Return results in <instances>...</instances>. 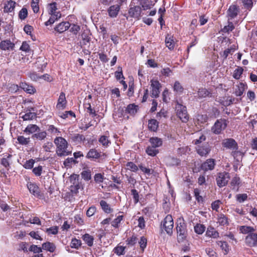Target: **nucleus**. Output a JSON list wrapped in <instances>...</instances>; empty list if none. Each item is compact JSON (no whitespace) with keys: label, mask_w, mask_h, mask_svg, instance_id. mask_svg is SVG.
<instances>
[{"label":"nucleus","mask_w":257,"mask_h":257,"mask_svg":"<svg viewBox=\"0 0 257 257\" xmlns=\"http://www.w3.org/2000/svg\"><path fill=\"white\" fill-rule=\"evenodd\" d=\"M39 0H32L31 7L35 13H38L39 11Z\"/></svg>","instance_id":"obj_51"},{"label":"nucleus","mask_w":257,"mask_h":257,"mask_svg":"<svg viewBox=\"0 0 257 257\" xmlns=\"http://www.w3.org/2000/svg\"><path fill=\"white\" fill-rule=\"evenodd\" d=\"M151 87L152 88L151 96L157 98L159 96L160 93L161 84L157 80H151Z\"/></svg>","instance_id":"obj_8"},{"label":"nucleus","mask_w":257,"mask_h":257,"mask_svg":"<svg viewBox=\"0 0 257 257\" xmlns=\"http://www.w3.org/2000/svg\"><path fill=\"white\" fill-rule=\"evenodd\" d=\"M82 239L89 246H92L94 240L93 236L89 234L86 233L83 235Z\"/></svg>","instance_id":"obj_36"},{"label":"nucleus","mask_w":257,"mask_h":257,"mask_svg":"<svg viewBox=\"0 0 257 257\" xmlns=\"http://www.w3.org/2000/svg\"><path fill=\"white\" fill-rule=\"evenodd\" d=\"M76 163V161L73 158H68L65 160L64 162V165L65 167H70L71 164H75Z\"/></svg>","instance_id":"obj_64"},{"label":"nucleus","mask_w":257,"mask_h":257,"mask_svg":"<svg viewBox=\"0 0 257 257\" xmlns=\"http://www.w3.org/2000/svg\"><path fill=\"white\" fill-rule=\"evenodd\" d=\"M243 69L241 67H238L235 69L233 74V78L236 79H239L243 73Z\"/></svg>","instance_id":"obj_47"},{"label":"nucleus","mask_w":257,"mask_h":257,"mask_svg":"<svg viewBox=\"0 0 257 257\" xmlns=\"http://www.w3.org/2000/svg\"><path fill=\"white\" fill-rule=\"evenodd\" d=\"M20 87L25 91L29 94H33L36 92V89L34 87L26 82H22L20 84Z\"/></svg>","instance_id":"obj_21"},{"label":"nucleus","mask_w":257,"mask_h":257,"mask_svg":"<svg viewBox=\"0 0 257 257\" xmlns=\"http://www.w3.org/2000/svg\"><path fill=\"white\" fill-rule=\"evenodd\" d=\"M16 2L10 0L5 4L4 7V11L5 13H10L14 10L15 8Z\"/></svg>","instance_id":"obj_24"},{"label":"nucleus","mask_w":257,"mask_h":257,"mask_svg":"<svg viewBox=\"0 0 257 257\" xmlns=\"http://www.w3.org/2000/svg\"><path fill=\"white\" fill-rule=\"evenodd\" d=\"M27 187L30 193L38 197H41L39 187L34 183L29 182L27 183Z\"/></svg>","instance_id":"obj_14"},{"label":"nucleus","mask_w":257,"mask_h":257,"mask_svg":"<svg viewBox=\"0 0 257 257\" xmlns=\"http://www.w3.org/2000/svg\"><path fill=\"white\" fill-rule=\"evenodd\" d=\"M141 8L136 6L130 9L128 14L131 17L139 19L141 17Z\"/></svg>","instance_id":"obj_15"},{"label":"nucleus","mask_w":257,"mask_h":257,"mask_svg":"<svg viewBox=\"0 0 257 257\" xmlns=\"http://www.w3.org/2000/svg\"><path fill=\"white\" fill-rule=\"evenodd\" d=\"M100 205L102 209L106 213H110L113 211V209L110 205L104 200H101L100 202Z\"/></svg>","instance_id":"obj_32"},{"label":"nucleus","mask_w":257,"mask_h":257,"mask_svg":"<svg viewBox=\"0 0 257 257\" xmlns=\"http://www.w3.org/2000/svg\"><path fill=\"white\" fill-rule=\"evenodd\" d=\"M176 230L178 241L179 242H183L186 239L187 234L186 225L184 220H180L178 221Z\"/></svg>","instance_id":"obj_2"},{"label":"nucleus","mask_w":257,"mask_h":257,"mask_svg":"<svg viewBox=\"0 0 257 257\" xmlns=\"http://www.w3.org/2000/svg\"><path fill=\"white\" fill-rule=\"evenodd\" d=\"M246 244L249 247H254L257 245V233H251L245 238Z\"/></svg>","instance_id":"obj_9"},{"label":"nucleus","mask_w":257,"mask_h":257,"mask_svg":"<svg viewBox=\"0 0 257 257\" xmlns=\"http://www.w3.org/2000/svg\"><path fill=\"white\" fill-rule=\"evenodd\" d=\"M207 236L217 238L219 237V233L213 227H209L207 228L206 232Z\"/></svg>","instance_id":"obj_27"},{"label":"nucleus","mask_w":257,"mask_h":257,"mask_svg":"<svg viewBox=\"0 0 257 257\" xmlns=\"http://www.w3.org/2000/svg\"><path fill=\"white\" fill-rule=\"evenodd\" d=\"M71 26L70 24L68 22H63L57 25L55 30L59 33H62L68 29Z\"/></svg>","instance_id":"obj_17"},{"label":"nucleus","mask_w":257,"mask_h":257,"mask_svg":"<svg viewBox=\"0 0 257 257\" xmlns=\"http://www.w3.org/2000/svg\"><path fill=\"white\" fill-rule=\"evenodd\" d=\"M42 248L51 252H53L55 250L56 246L53 243L47 242L42 244Z\"/></svg>","instance_id":"obj_31"},{"label":"nucleus","mask_w":257,"mask_h":257,"mask_svg":"<svg viewBox=\"0 0 257 257\" xmlns=\"http://www.w3.org/2000/svg\"><path fill=\"white\" fill-rule=\"evenodd\" d=\"M56 146V153L59 157H65L72 153V150L67 141L61 137H56L54 141Z\"/></svg>","instance_id":"obj_1"},{"label":"nucleus","mask_w":257,"mask_h":257,"mask_svg":"<svg viewBox=\"0 0 257 257\" xmlns=\"http://www.w3.org/2000/svg\"><path fill=\"white\" fill-rule=\"evenodd\" d=\"M227 120L225 119H217L211 128L212 132L215 134H219L227 126Z\"/></svg>","instance_id":"obj_6"},{"label":"nucleus","mask_w":257,"mask_h":257,"mask_svg":"<svg viewBox=\"0 0 257 257\" xmlns=\"http://www.w3.org/2000/svg\"><path fill=\"white\" fill-rule=\"evenodd\" d=\"M96 211V208L95 206H92L88 208L86 211V215L90 217L93 215Z\"/></svg>","instance_id":"obj_63"},{"label":"nucleus","mask_w":257,"mask_h":257,"mask_svg":"<svg viewBox=\"0 0 257 257\" xmlns=\"http://www.w3.org/2000/svg\"><path fill=\"white\" fill-rule=\"evenodd\" d=\"M81 175L82 178L86 181H88L91 179V173L89 171H83Z\"/></svg>","instance_id":"obj_61"},{"label":"nucleus","mask_w":257,"mask_h":257,"mask_svg":"<svg viewBox=\"0 0 257 257\" xmlns=\"http://www.w3.org/2000/svg\"><path fill=\"white\" fill-rule=\"evenodd\" d=\"M230 179V176L228 173L223 172L217 174L216 181L217 185L220 188L225 186Z\"/></svg>","instance_id":"obj_5"},{"label":"nucleus","mask_w":257,"mask_h":257,"mask_svg":"<svg viewBox=\"0 0 257 257\" xmlns=\"http://www.w3.org/2000/svg\"><path fill=\"white\" fill-rule=\"evenodd\" d=\"M81 245V241L75 238H73L70 243V246L72 248L78 249Z\"/></svg>","instance_id":"obj_46"},{"label":"nucleus","mask_w":257,"mask_h":257,"mask_svg":"<svg viewBox=\"0 0 257 257\" xmlns=\"http://www.w3.org/2000/svg\"><path fill=\"white\" fill-rule=\"evenodd\" d=\"M17 141L22 145H27L30 142V138H25L23 136H18Z\"/></svg>","instance_id":"obj_42"},{"label":"nucleus","mask_w":257,"mask_h":257,"mask_svg":"<svg viewBox=\"0 0 257 257\" xmlns=\"http://www.w3.org/2000/svg\"><path fill=\"white\" fill-rule=\"evenodd\" d=\"M215 165V160L213 159H208L203 164H202L201 168L202 170L205 171L212 170L214 169Z\"/></svg>","instance_id":"obj_12"},{"label":"nucleus","mask_w":257,"mask_h":257,"mask_svg":"<svg viewBox=\"0 0 257 257\" xmlns=\"http://www.w3.org/2000/svg\"><path fill=\"white\" fill-rule=\"evenodd\" d=\"M174 90L177 93H181L183 91V88L178 81H176L173 86Z\"/></svg>","instance_id":"obj_59"},{"label":"nucleus","mask_w":257,"mask_h":257,"mask_svg":"<svg viewBox=\"0 0 257 257\" xmlns=\"http://www.w3.org/2000/svg\"><path fill=\"white\" fill-rule=\"evenodd\" d=\"M239 230L240 232L242 234H249L251 233H252L253 232H254L255 230V228L250 226L242 225L239 226Z\"/></svg>","instance_id":"obj_23"},{"label":"nucleus","mask_w":257,"mask_h":257,"mask_svg":"<svg viewBox=\"0 0 257 257\" xmlns=\"http://www.w3.org/2000/svg\"><path fill=\"white\" fill-rule=\"evenodd\" d=\"M39 130V127L36 124H29L26 127L24 131L26 134H31Z\"/></svg>","instance_id":"obj_30"},{"label":"nucleus","mask_w":257,"mask_h":257,"mask_svg":"<svg viewBox=\"0 0 257 257\" xmlns=\"http://www.w3.org/2000/svg\"><path fill=\"white\" fill-rule=\"evenodd\" d=\"M100 157V153L98 152L96 149H90L88 152L86 157L88 159H98Z\"/></svg>","instance_id":"obj_28"},{"label":"nucleus","mask_w":257,"mask_h":257,"mask_svg":"<svg viewBox=\"0 0 257 257\" xmlns=\"http://www.w3.org/2000/svg\"><path fill=\"white\" fill-rule=\"evenodd\" d=\"M146 152L148 155L154 157L159 153V150L151 145L147 148Z\"/></svg>","instance_id":"obj_34"},{"label":"nucleus","mask_w":257,"mask_h":257,"mask_svg":"<svg viewBox=\"0 0 257 257\" xmlns=\"http://www.w3.org/2000/svg\"><path fill=\"white\" fill-rule=\"evenodd\" d=\"M120 11V5H115L110 6L107 12L108 15L111 18H115L118 15L119 11Z\"/></svg>","instance_id":"obj_18"},{"label":"nucleus","mask_w":257,"mask_h":257,"mask_svg":"<svg viewBox=\"0 0 257 257\" xmlns=\"http://www.w3.org/2000/svg\"><path fill=\"white\" fill-rule=\"evenodd\" d=\"M217 223L220 225H225L228 224L227 218L223 214H220L218 216Z\"/></svg>","instance_id":"obj_38"},{"label":"nucleus","mask_w":257,"mask_h":257,"mask_svg":"<svg viewBox=\"0 0 257 257\" xmlns=\"http://www.w3.org/2000/svg\"><path fill=\"white\" fill-rule=\"evenodd\" d=\"M222 145L223 147L227 149L236 150L237 148V144L233 139H226L223 140Z\"/></svg>","instance_id":"obj_11"},{"label":"nucleus","mask_w":257,"mask_h":257,"mask_svg":"<svg viewBox=\"0 0 257 257\" xmlns=\"http://www.w3.org/2000/svg\"><path fill=\"white\" fill-rule=\"evenodd\" d=\"M205 229V227L202 224H197L194 226L195 232L198 234H202L204 232Z\"/></svg>","instance_id":"obj_49"},{"label":"nucleus","mask_w":257,"mask_h":257,"mask_svg":"<svg viewBox=\"0 0 257 257\" xmlns=\"http://www.w3.org/2000/svg\"><path fill=\"white\" fill-rule=\"evenodd\" d=\"M234 29L233 24L232 23H229L228 26H225L222 29V32L224 33H228L232 31Z\"/></svg>","instance_id":"obj_62"},{"label":"nucleus","mask_w":257,"mask_h":257,"mask_svg":"<svg viewBox=\"0 0 257 257\" xmlns=\"http://www.w3.org/2000/svg\"><path fill=\"white\" fill-rule=\"evenodd\" d=\"M98 141L105 148L108 147L111 144L108 137L106 136H101L99 139Z\"/></svg>","instance_id":"obj_33"},{"label":"nucleus","mask_w":257,"mask_h":257,"mask_svg":"<svg viewBox=\"0 0 257 257\" xmlns=\"http://www.w3.org/2000/svg\"><path fill=\"white\" fill-rule=\"evenodd\" d=\"M48 132L52 135H58L60 133V132L58 130V128L53 125H50L48 126Z\"/></svg>","instance_id":"obj_57"},{"label":"nucleus","mask_w":257,"mask_h":257,"mask_svg":"<svg viewBox=\"0 0 257 257\" xmlns=\"http://www.w3.org/2000/svg\"><path fill=\"white\" fill-rule=\"evenodd\" d=\"M12 157L11 155H9L7 158H3L1 160V164L5 167L8 170L10 168V162L9 159H10Z\"/></svg>","instance_id":"obj_50"},{"label":"nucleus","mask_w":257,"mask_h":257,"mask_svg":"<svg viewBox=\"0 0 257 257\" xmlns=\"http://www.w3.org/2000/svg\"><path fill=\"white\" fill-rule=\"evenodd\" d=\"M247 88L246 84L240 82L238 84L236 85V88L235 89L234 93L237 96H241L244 90Z\"/></svg>","instance_id":"obj_19"},{"label":"nucleus","mask_w":257,"mask_h":257,"mask_svg":"<svg viewBox=\"0 0 257 257\" xmlns=\"http://www.w3.org/2000/svg\"><path fill=\"white\" fill-rule=\"evenodd\" d=\"M35 161L33 159H30L26 162L23 166L25 169H31L33 167Z\"/></svg>","instance_id":"obj_60"},{"label":"nucleus","mask_w":257,"mask_h":257,"mask_svg":"<svg viewBox=\"0 0 257 257\" xmlns=\"http://www.w3.org/2000/svg\"><path fill=\"white\" fill-rule=\"evenodd\" d=\"M149 142L151 145L157 148L162 146L163 141L161 139L158 137H152L149 139Z\"/></svg>","instance_id":"obj_22"},{"label":"nucleus","mask_w":257,"mask_h":257,"mask_svg":"<svg viewBox=\"0 0 257 257\" xmlns=\"http://www.w3.org/2000/svg\"><path fill=\"white\" fill-rule=\"evenodd\" d=\"M44 231L49 235H56L58 232V227L56 226H54L44 230Z\"/></svg>","instance_id":"obj_39"},{"label":"nucleus","mask_w":257,"mask_h":257,"mask_svg":"<svg viewBox=\"0 0 257 257\" xmlns=\"http://www.w3.org/2000/svg\"><path fill=\"white\" fill-rule=\"evenodd\" d=\"M126 168L127 170H129L133 172H136L138 170V167L132 162H128L126 165Z\"/></svg>","instance_id":"obj_58"},{"label":"nucleus","mask_w":257,"mask_h":257,"mask_svg":"<svg viewBox=\"0 0 257 257\" xmlns=\"http://www.w3.org/2000/svg\"><path fill=\"white\" fill-rule=\"evenodd\" d=\"M197 153L202 157H206L210 152L211 148L208 144L199 145L196 148Z\"/></svg>","instance_id":"obj_10"},{"label":"nucleus","mask_w":257,"mask_h":257,"mask_svg":"<svg viewBox=\"0 0 257 257\" xmlns=\"http://www.w3.org/2000/svg\"><path fill=\"white\" fill-rule=\"evenodd\" d=\"M210 92L205 88L199 89L198 91V96L199 98H204L209 95Z\"/></svg>","instance_id":"obj_48"},{"label":"nucleus","mask_w":257,"mask_h":257,"mask_svg":"<svg viewBox=\"0 0 257 257\" xmlns=\"http://www.w3.org/2000/svg\"><path fill=\"white\" fill-rule=\"evenodd\" d=\"M67 100L66 99L65 94L62 92L58 98L56 108L59 110H63L65 108Z\"/></svg>","instance_id":"obj_13"},{"label":"nucleus","mask_w":257,"mask_h":257,"mask_svg":"<svg viewBox=\"0 0 257 257\" xmlns=\"http://www.w3.org/2000/svg\"><path fill=\"white\" fill-rule=\"evenodd\" d=\"M177 115L183 122H186L189 119L186 107L177 102L175 106Z\"/></svg>","instance_id":"obj_4"},{"label":"nucleus","mask_w":257,"mask_h":257,"mask_svg":"<svg viewBox=\"0 0 257 257\" xmlns=\"http://www.w3.org/2000/svg\"><path fill=\"white\" fill-rule=\"evenodd\" d=\"M94 179L96 183L99 184L103 182L104 179V177L102 174L97 173L94 175Z\"/></svg>","instance_id":"obj_56"},{"label":"nucleus","mask_w":257,"mask_h":257,"mask_svg":"<svg viewBox=\"0 0 257 257\" xmlns=\"http://www.w3.org/2000/svg\"><path fill=\"white\" fill-rule=\"evenodd\" d=\"M125 247L121 245H117L113 249L114 252L118 256L123 255L125 253Z\"/></svg>","instance_id":"obj_43"},{"label":"nucleus","mask_w":257,"mask_h":257,"mask_svg":"<svg viewBox=\"0 0 257 257\" xmlns=\"http://www.w3.org/2000/svg\"><path fill=\"white\" fill-rule=\"evenodd\" d=\"M239 8L236 5H231L227 11V16L231 19L236 17L238 13Z\"/></svg>","instance_id":"obj_20"},{"label":"nucleus","mask_w":257,"mask_h":257,"mask_svg":"<svg viewBox=\"0 0 257 257\" xmlns=\"http://www.w3.org/2000/svg\"><path fill=\"white\" fill-rule=\"evenodd\" d=\"M216 243L221 247L222 250L225 251V254H227L229 250V248L227 243L225 241H217Z\"/></svg>","instance_id":"obj_40"},{"label":"nucleus","mask_w":257,"mask_h":257,"mask_svg":"<svg viewBox=\"0 0 257 257\" xmlns=\"http://www.w3.org/2000/svg\"><path fill=\"white\" fill-rule=\"evenodd\" d=\"M123 216L122 215H119L115 219H114L111 222V225L115 228H117L119 226V224L122 220Z\"/></svg>","instance_id":"obj_53"},{"label":"nucleus","mask_w":257,"mask_h":257,"mask_svg":"<svg viewBox=\"0 0 257 257\" xmlns=\"http://www.w3.org/2000/svg\"><path fill=\"white\" fill-rule=\"evenodd\" d=\"M57 4L56 3H53L49 5L48 13L49 15L56 14L57 13H60L57 11Z\"/></svg>","instance_id":"obj_41"},{"label":"nucleus","mask_w":257,"mask_h":257,"mask_svg":"<svg viewBox=\"0 0 257 257\" xmlns=\"http://www.w3.org/2000/svg\"><path fill=\"white\" fill-rule=\"evenodd\" d=\"M174 221L171 215H167L162 221L161 228L164 229L169 235H171L173 233Z\"/></svg>","instance_id":"obj_3"},{"label":"nucleus","mask_w":257,"mask_h":257,"mask_svg":"<svg viewBox=\"0 0 257 257\" xmlns=\"http://www.w3.org/2000/svg\"><path fill=\"white\" fill-rule=\"evenodd\" d=\"M165 43L166 47L170 50H173L175 45L174 41L172 38L169 35L166 37Z\"/></svg>","instance_id":"obj_37"},{"label":"nucleus","mask_w":257,"mask_h":257,"mask_svg":"<svg viewBox=\"0 0 257 257\" xmlns=\"http://www.w3.org/2000/svg\"><path fill=\"white\" fill-rule=\"evenodd\" d=\"M79 175L76 174H73L70 177L71 183L70 187L71 191L73 193H77L81 186V184L79 181Z\"/></svg>","instance_id":"obj_7"},{"label":"nucleus","mask_w":257,"mask_h":257,"mask_svg":"<svg viewBox=\"0 0 257 257\" xmlns=\"http://www.w3.org/2000/svg\"><path fill=\"white\" fill-rule=\"evenodd\" d=\"M159 126V122L156 119H151L149 121L148 127L153 132H156Z\"/></svg>","instance_id":"obj_29"},{"label":"nucleus","mask_w":257,"mask_h":257,"mask_svg":"<svg viewBox=\"0 0 257 257\" xmlns=\"http://www.w3.org/2000/svg\"><path fill=\"white\" fill-rule=\"evenodd\" d=\"M34 108L31 107L29 109V112H27L22 116L24 120H31L36 117V114L34 112Z\"/></svg>","instance_id":"obj_25"},{"label":"nucleus","mask_w":257,"mask_h":257,"mask_svg":"<svg viewBox=\"0 0 257 257\" xmlns=\"http://www.w3.org/2000/svg\"><path fill=\"white\" fill-rule=\"evenodd\" d=\"M232 155L234 158V159H235L237 161L239 162L240 160L242 159L243 154L240 151L235 150L232 151Z\"/></svg>","instance_id":"obj_52"},{"label":"nucleus","mask_w":257,"mask_h":257,"mask_svg":"<svg viewBox=\"0 0 257 257\" xmlns=\"http://www.w3.org/2000/svg\"><path fill=\"white\" fill-rule=\"evenodd\" d=\"M51 17L45 23L46 26L51 25L57 21L61 17L60 13H57L56 14L50 15Z\"/></svg>","instance_id":"obj_26"},{"label":"nucleus","mask_w":257,"mask_h":257,"mask_svg":"<svg viewBox=\"0 0 257 257\" xmlns=\"http://www.w3.org/2000/svg\"><path fill=\"white\" fill-rule=\"evenodd\" d=\"M28 16V11L26 8H23L19 13V18L23 20H25Z\"/></svg>","instance_id":"obj_54"},{"label":"nucleus","mask_w":257,"mask_h":257,"mask_svg":"<svg viewBox=\"0 0 257 257\" xmlns=\"http://www.w3.org/2000/svg\"><path fill=\"white\" fill-rule=\"evenodd\" d=\"M234 51L235 49L232 48H228L225 50L223 53H220V55L221 57L223 58V60H224L227 58L229 54H232Z\"/></svg>","instance_id":"obj_44"},{"label":"nucleus","mask_w":257,"mask_h":257,"mask_svg":"<svg viewBox=\"0 0 257 257\" xmlns=\"http://www.w3.org/2000/svg\"><path fill=\"white\" fill-rule=\"evenodd\" d=\"M253 0H242V3L245 9L250 10L253 6Z\"/></svg>","instance_id":"obj_55"},{"label":"nucleus","mask_w":257,"mask_h":257,"mask_svg":"<svg viewBox=\"0 0 257 257\" xmlns=\"http://www.w3.org/2000/svg\"><path fill=\"white\" fill-rule=\"evenodd\" d=\"M138 106L134 104H130L125 108V112L131 115L135 114L137 112Z\"/></svg>","instance_id":"obj_35"},{"label":"nucleus","mask_w":257,"mask_h":257,"mask_svg":"<svg viewBox=\"0 0 257 257\" xmlns=\"http://www.w3.org/2000/svg\"><path fill=\"white\" fill-rule=\"evenodd\" d=\"M15 47V44L10 40H6L0 42V49L3 50H13Z\"/></svg>","instance_id":"obj_16"},{"label":"nucleus","mask_w":257,"mask_h":257,"mask_svg":"<svg viewBox=\"0 0 257 257\" xmlns=\"http://www.w3.org/2000/svg\"><path fill=\"white\" fill-rule=\"evenodd\" d=\"M236 201L241 203H243L247 199L248 196L246 194H238L235 196Z\"/></svg>","instance_id":"obj_45"}]
</instances>
